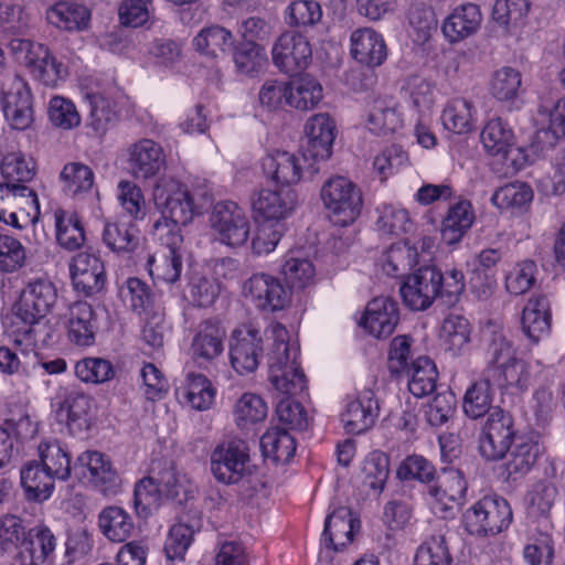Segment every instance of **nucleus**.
Segmentation results:
<instances>
[{"label": "nucleus", "instance_id": "1", "mask_svg": "<svg viewBox=\"0 0 565 565\" xmlns=\"http://www.w3.org/2000/svg\"><path fill=\"white\" fill-rule=\"evenodd\" d=\"M40 463L58 480H67L72 469L78 478H87L93 487L106 497L116 495L121 479L111 462L98 451H84L71 466L67 449L56 439L43 440L38 447Z\"/></svg>", "mask_w": 565, "mask_h": 565}, {"label": "nucleus", "instance_id": "2", "mask_svg": "<svg viewBox=\"0 0 565 565\" xmlns=\"http://www.w3.org/2000/svg\"><path fill=\"white\" fill-rule=\"evenodd\" d=\"M465 287V276L461 270L451 269L441 273L435 265H425L406 277L399 292L409 309L423 311L435 301L446 307L455 306Z\"/></svg>", "mask_w": 565, "mask_h": 565}, {"label": "nucleus", "instance_id": "3", "mask_svg": "<svg viewBox=\"0 0 565 565\" xmlns=\"http://www.w3.org/2000/svg\"><path fill=\"white\" fill-rule=\"evenodd\" d=\"M273 344L268 353L269 382L286 397L301 393L306 387V376L297 362V349L291 350L288 331L280 324L270 326Z\"/></svg>", "mask_w": 565, "mask_h": 565}, {"label": "nucleus", "instance_id": "4", "mask_svg": "<svg viewBox=\"0 0 565 565\" xmlns=\"http://www.w3.org/2000/svg\"><path fill=\"white\" fill-rule=\"evenodd\" d=\"M211 471L224 484L252 483L249 446L239 438L224 440L211 454Z\"/></svg>", "mask_w": 565, "mask_h": 565}, {"label": "nucleus", "instance_id": "5", "mask_svg": "<svg viewBox=\"0 0 565 565\" xmlns=\"http://www.w3.org/2000/svg\"><path fill=\"white\" fill-rule=\"evenodd\" d=\"M513 520L509 502L501 497L486 495L462 515L466 531L477 537L493 536L507 530Z\"/></svg>", "mask_w": 565, "mask_h": 565}, {"label": "nucleus", "instance_id": "6", "mask_svg": "<svg viewBox=\"0 0 565 565\" xmlns=\"http://www.w3.org/2000/svg\"><path fill=\"white\" fill-rule=\"evenodd\" d=\"M58 305V291L47 278L30 280L12 307L13 323H33L44 319Z\"/></svg>", "mask_w": 565, "mask_h": 565}, {"label": "nucleus", "instance_id": "7", "mask_svg": "<svg viewBox=\"0 0 565 565\" xmlns=\"http://www.w3.org/2000/svg\"><path fill=\"white\" fill-rule=\"evenodd\" d=\"M153 202L164 221L189 224L199 210L188 186L180 181L163 177L153 188Z\"/></svg>", "mask_w": 565, "mask_h": 565}, {"label": "nucleus", "instance_id": "8", "mask_svg": "<svg viewBox=\"0 0 565 565\" xmlns=\"http://www.w3.org/2000/svg\"><path fill=\"white\" fill-rule=\"evenodd\" d=\"M40 215L36 193L25 184L0 183V221L15 228L33 225Z\"/></svg>", "mask_w": 565, "mask_h": 565}, {"label": "nucleus", "instance_id": "9", "mask_svg": "<svg viewBox=\"0 0 565 565\" xmlns=\"http://www.w3.org/2000/svg\"><path fill=\"white\" fill-rule=\"evenodd\" d=\"M320 194L335 225L347 226L360 215L362 209L361 192L348 178H330L322 185Z\"/></svg>", "mask_w": 565, "mask_h": 565}, {"label": "nucleus", "instance_id": "10", "mask_svg": "<svg viewBox=\"0 0 565 565\" xmlns=\"http://www.w3.org/2000/svg\"><path fill=\"white\" fill-rule=\"evenodd\" d=\"M9 50L20 64L30 70L35 79L46 86H54L66 76L63 65L42 44L17 38L9 42Z\"/></svg>", "mask_w": 565, "mask_h": 565}, {"label": "nucleus", "instance_id": "11", "mask_svg": "<svg viewBox=\"0 0 565 565\" xmlns=\"http://www.w3.org/2000/svg\"><path fill=\"white\" fill-rule=\"evenodd\" d=\"M515 437L511 414L494 407L488 415L479 438L480 455L487 460H500L511 449Z\"/></svg>", "mask_w": 565, "mask_h": 565}, {"label": "nucleus", "instance_id": "12", "mask_svg": "<svg viewBox=\"0 0 565 565\" xmlns=\"http://www.w3.org/2000/svg\"><path fill=\"white\" fill-rule=\"evenodd\" d=\"M211 227L221 243L241 246L249 236V221L243 207L233 201L217 202L210 216Z\"/></svg>", "mask_w": 565, "mask_h": 565}, {"label": "nucleus", "instance_id": "13", "mask_svg": "<svg viewBox=\"0 0 565 565\" xmlns=\"http://www.w3.org/2000/svg\"><path fill=\"white\" fill-rule=\"evenodd\" d=\"M265 345L260 330L252 326L235 329L230 339V360L233 369L241 375L257 370L264 356Z\"/></svg>", "mask_w": 565, "mask_h": 565}, {"label": "nucleus", "instance_id": "14", "mask_svg": "<svg viewBox=\"0 0 565 565\" xmlns=\"http://www.w3.org/2000/svg\"><path fill=\"white\" fill-rule=\"evenodd\" d=\"M2 106L12 129L25 130L33 121L32 96L26 83L15 74L2 83Z\"/></svg>", "mask_w": 565, "mask_h": 565}, {"label": "nucleus", "instance_id": "15", "mask_svg": "<svg viewBox=\"0 0 565 565\" xmlns=\"http://www.w3.org/2000/svg\"><path fill=\"white\" fill-rule=\"evenodd\" d=\"M244 292L262 311L275 312L285 309L291 301V294L280 279L259 273L249 277L243 286Z\"/></svg>", "mask_w": 565, "mask_h": 565}, {"label": "nucleus", "instance_id": "16", "mask_svg": "<svg viewBox=\"0 0 565 565\" xmlns=\"http://www.w3.org/2000/svg\"><path fill=\"white\" fill-rule=\"evenodd\" d=\"M274 64L284 73L295 75L308 67L312 50L308 39L297 32L282 33L271 51Z\"/></svg>", "mask_w": 565, "mask_h": 565}, {"label": "nucleus", "instance_id": "17", "mask_svg": "<svg viewBox=\"0 0 565 565\" xmlns=\"http://www.w3.org/2000/svg\"><path fill=\"white\" fill-rule=\"evenodd\" d=\"M70 273L76 291L90 297L102 292L106 285V271L102 259L90 253L75 255L70 264Z\"/></svg>", "mask_w": 565, "mask_h": 565}, {"label": "nucleus", "instance_id": "18", "mask_svg": "<svg viewBox=\"0 0 565 565\" xmlns=\"http://www.w3.org/2000/svg\"><path fill=\"white\" fill-rule=\"evenodd\" d=\"M225 330L220 322L202 321L192 338L191 356L202 369L207 370L224 351Z\"/></svg>", "mask_w": 565, "mask_h": 565}, {"label": "nucleus", "instance_id": "19", "mask_svg": "<svg viewBox=\"0 0 565 565\" xmlns=\"http://www.w3.org/2000/svg\"><path fill=\"white\" fill-rule=\"evenodd\" d=\"M379 413L380 404L375 393L365 388L348 402L341 420L347 433L360 435L374 426Z\"/></svg>", "mask_w": 565, "mask_h": 565}, {"label": "nucleus", "instance_id": "20", "mask_svg": "<svg viewBox=\"0 0 565 565\" xmlns=\"http://www.w3.org/2000/svg\"><path fill=\"white\" fill-rule=\"evenodd\" d=\"M298 203L297 193L292 189L260 190L253 199V210L264 222H280L291 214Z\"/></svg>", "mask_w": 565, "mask_h": 565}, {"label": "nucleus", "instance_id": "21", "mask_svg": "<svg viewBox=\"0 0 565 565\" xmlns=\"http://www.w3.org/2000/svg\"><path fill=\"white\" fill-rule=\"evenodd\" d=\"M399 321L398 305L388 297H377L366 306L362 324L375 338H387Z\"/></svg>", "mask_w": 565, "mask_h": 565}, {"label": "nucleus", "instance_id": "22", "mask_svg": "<svg viewBox=\"0 0 565 565\" xmlns=\"http://www.w3.org/2000/svg\"><path fill=\"white\" fill-rule=\"evenodd\" d=\"M351 55L361 64L375 67L384 63L387 47L381 33L372 28H360L350 36Z\"/></svg>", "mask_w": 565, "mask_h": 565}, {"label": "nucleus", "instance_id": "23", "mask_svg": "<svg viewBox=\"0 0 565 565\" xmlns=\"http://www.w3.org/2000/svg\"><path fill=\"white\" fill-rule=\"evenodd\" d=\"M522 331L533 343L546 337L551 330V302L545 295L532 296L522 311Z\"/></svg>", "mask_w": 565, "mask_h": 565}, {"label": "nucleus", "instance_id": "24", "mask_svg": "<svg viewBox=\"0 0 565 565\" xmlns=\"http://www.w3.org/2000/svg\"><path fill=\"white\" fill-rule=\"evenodd\" d=\"M493 386L511 393H524L531 385V364L515 356L497 369H483Z\"/></svg>", "mask_w": 565, "mask_h": 565}, {"label": "nucleus", "instance_id": "25", "mask_svg": "<svg viewBox=\"0 0 565 565\" xmlns=\"http://www.w3.org/2000/svg\"><path fill=\"white\" fill-rule=\"evenodd\" d=\"M56 547V539L45 525L31 527L22 540L15 562L40 565L51 557Z\"/></svg>", "mask_w": 565, "mask_h": 565}, {"label": "nucleus", "instance_id": "26", "mask_svg": "<svg viewBox=\"0 0 565 565\" xmlns=\"http://www.w3.org/2000/svg\"><path fill=\"white\" fill-rule=\"evenodd\" d=\"M482 21L479 6L465 3L457 7L443 23V33L451 42H459L477 32Z\"/></svg>", "mask_w": 565, "mask_h": 565}, {"label": "nucleus", "instance_id": "27", "mask_svg": "<svg viewBox=\"0 0 565 565\" xmlns=\"http://www.w3.org/2000/svg\"><path fill=\"white\" fill-rule=\"evenodd\" d=\"M265 172L280 189H289L300 181L303 166L300 157L287 151H278L265 158L263 162Z\"/></svg>", "mask_w": 565, "mask_h": 565}, {"label": "nucleus", "instance_id": "28", "mask_svg": "<svg viewBox=\"0 0 565 565\" xmlns=\"http://www.w3.org/2000/svg\"><path fill=\"white\" fill-rule=\"evenodd\" d=\"M202 526L201 514L194 511L193 515L183 513L170 531L164 543V552L169 559L183 558L193 535Z\"/></svg>", "mask_w": 565, "mask_h": 565}, {"label": "nucleus", "instance_id": "29", "mask_svg": "<svg viewBox=\"0 0 565 565\" xmlns=\"http://www.w3.org/2000/svg\"><path fill=\"white\" fill-rule=\"evenodd\" d=\"M55 479L57 478L35 460L29 461L21 469V483L28 500H47L54 490Z\"/></svg>", "mask_w": 565, "mask_h": 565}, {"label": "nucleus", "instance_id": "30", "mask_svg": "<svg viewBox=\"0 0 565 565\" xmlns=\"http://www.w3.org/2000/svg\"><path fill=\"white\" fill-rule=\"evenodd\" d=\"M354 519L347 507H340L329 514L324 522L323 537L326 546L339 551L353 540Z\"/></svg>", "mask_w": 565, "mask_h": 565}, {"label": "nucleus", "instance_id": "31", "mask_svg": "<svg viewBox=\"0 0 565 565\" xmlns=\"http://www.w3.org/2000/svg\"><path fill=\"white\" fill-rule=\"evenodd\" d=\"M492 381L483 370L481 377L467 388L462 401V409L469 418L478 419L492 412L494 408L492 407Z\"/></svg>", "mask_w": 565, "mask_h": 565}, {"label": "nucleus", "instance_id": "32", "mask_svg": "<svg viewBox=\"0 0 565 565\" xmlns=\"http://www.w3.org/2000/svg\"><path fill=\"white\" fill-rule=\"evenodd\" d=\"M96 319L94 310L86 301H76L68 308V337L78 345L94 342Z\"/></svg>", "mask_w": 565, "mask_h": 565}, {"label": "nucleus", "instance_id": "33", "mask_svg": "<svg viewBox=\"0 0 565 565\" xmlns=\"http://www.w3.org/2000/svg\"><path fill=\"white\" fill-rule=\"evenodd\" d=\"M98 526L108 540L118 543L129 539L135 530L130 514L117 505H109L100 511Z\"/></svg>", "mask_w": 565, "mask_h": 565}, {"label": "nucleus", "instance_id": "34", "mask_svg": "<svg viewBox=\"0 0 565 565\" xmlns=\"http://www.w3.org/2000/svg\"><path fill=\"white\" fill-rule=\"evenodd\" d=\"M540 451L537 443L519 437L512 446L510 458L505 463L508 478L515 481L529 473L536 463Z\"/></svg>", "mask_w": 565, "mask_h": 565}, {"label": "nucleus", "instance_id": "35", "mask_svg": "<svg viewBox=\"0 0 565 565\" xmlns=\"http://www.w3.org/2000/svg\"><path fill=\"white\" fill-rule=\"evenodd\" d=\"M54 217L58 245L70 252L79 249L86 239L81 217L62 209L54 212Z\"/></svg>", "mask_w": 565, "mask_h": 565}, {"label": "nucleus", "instance_id": "36", "mask_svg": "<svg viewBox=\"0 0 565 565\" xmlns=\"http://www.w3.org/2000/svg\"><path fill=\"white\" fill-rule=\"evenodd\" d=\"M49 22L58 29L66 31H81L88 25L89 10L74 2H58L46 12Z\"/></svg>", "mask_w": 565, "mask_h": 565}, {"label": "nucleus", "instance_id": "37", "mask_svg": "<svg viewBox=\"0 0 565 565\" xmlns=\"http://www.w3.org/2000/svg\"><path fill=\"white\" fill-rule=\"evenodd\" d=\"M409 376L408 390L416 397H424L436 390L438 372L428 356H419L405 371Z\"/></svg>", "mask_w": 565, "mask_h": 565}, {"label": "nucleus", "instance_id": "38", "mask_svg": "<svg viewBox=\"0 0 565 565\" xmlns=\"http://www.w3.org/2000/svg\"><path fill=\"white\" fill-rule=\"evenodd\" d=\"M129 161L136 178H150L164 163L162 148L159 143H135Z\"/></svg>", "mask_w": 565, "mask_h": 565}, {"label": "nucleus", "instance_id": "39", "mask_svg": "<svg viewBox=\"0 0 565 565\" xmlns=\"http://www.w3.org/2000/svg\"><path fill=\"white\" fill-rule=\"evenodd\" d=\"M263 454L275 462L287 463L296 452V441L286 428L271 427L260 438Z\"/></svg>", "mask_w": 565, "mask_h": 565}, {"label": "nucleus", "instance_id": "40", "mask_svg": "<svg viewBox=\"0 0 565 565\" xmlns=\"http://www.w3.org/2000/svg\"><path fill=\"white\" fill-rule=\"evenodd\" d=\"M163 495L159 476H148L138 481L134 490V508L140 518H148L158 510Z\"/></svg>", "mask_w": 565, "mask_h": 565}, {"label": "nucleus", "instance_id": "41", "mask_svg": "<svg viewBox=\"0 0 565 565\" xmlns=\"http://www.w3.org/2000/svg\"><path fill=\"white\" fill-rule=\"evenodd\" d=\"M489 92L499 102H514L522 92V74L510 66L497 70L491 76Z\"/></svg>", "mask_w": 565, "mask_h": 565}, {"label": "nucleus", "instance_id": "42", "mask_svg": "<svg viewBox=\"0 0 565 565\" xmlns=\"http://www.w3.org/2000/svg\"><path fill=\"white\" fill-rule=\"evenodd\" d=\"M482 345L486 359L484 369H497L515 358L512 343L501 330H484Z\"/></svg>", "mask_w": 565, "mask_h": 565}, {"label": "nucleus", "instance_id": "43", "mask_svg": "<svg viewBox=\"0 0 565 565\" xmlns=\"http://www.w3.org/2000/svg\"><path fill=\"white\" fill-rule=\"evenodd\" d=\"M472 103L466 98L450 99L441 115L444 128L457 135L469 132L472 128Z\"/></svg>", "mask_w": 565, "mask_h": 565}, {"label": "nucleus", "instance_id": "44", "mask_svg": "<svg viewBox=\"0 0 565 565\" xmlns=\"http://www.w3.org/2000/svg\"><path fill=\"white\" fill-rule=\"evenodd\" d=\"M89 96L92 98V109L86 125L87 137L93 139L103 138L115 126L117 115L99 93H90Z\"/></svg>", "mask_w": 565, "mask_h": 565}, {"label": "nucleus", "instance_id": "45", "mask_svg": "<svg viewBox=\"0 0 565 565\" xmlns=\"http://www.w3.org/2000/svg\"><path fill=\"white\" fill-rule=\"evenodd\" d=\"M60 180L63 183V192L77 199L92 190L94 173L89 167L81 162H70L61 171Z\"/></svg>", "mask_w": 565, "mask_h": 565}, {"label": "nucleus", "instance_id": "46", "mask_svg": "<svg viewBox=\"0 0 565 565\" xmlns=\"http://www.w3.org/2000/svg\"><path fill=\"white\" fill-rule=\"evenodd\" d=\"M322 99V86L310 76L290 81L288 105L296 109L308 110Z\"/></svg>", "mask_w": 565, "mask_h": 565}, {"label": "nucleus", "instance_id": "47", "mask_svg": "<svg viewBox=\"0 0 565 565\" xmlns=\"http://www.w3.org/2000/svg\"><path fill=\"white\" fill-rule=\"evenodd\" d=\"M533 200L531 186L524 182H511L500 186L491 196V202L500 210H522Z\"/></svg>", "mask_w": 565, "mask_h": 565}, {"label": "nucleus", "instance_id": "48", "mask_svg": "<svg viewBox=\"0 0 565 565\" xmlns=\"http://www.w3.org/2000/svg\"><path fill=\"white\" fill-rule=\"evenodd\" d=\"M234 36L231 31L220 25L203 29L193 40V45L201 53L216 57L233 46Z\"/></svg>", "mask_w": 565, "mask_h": 565}, {"label": "nucleus", "instance_id": "49", "mask_svg": "<svg viewBox=\"0 0 565 565\" xmlns=\"http://www.w3.org/2000/svg\"><path fill=\"white\" fill-rule=\"evenodd\" d=\"M236 71L241 74L253 76L265 68L268 57L264 46L252 43H241L233 53Z\"/></svg>", "mask_w": 565, "mask_h": 565}, {"label": "nucleus", "instance_id": "50", "mask_svg": "<svg viewBox=\"0 0 565 565\" xmlns=\"http://www.w3.org/2000/svg\"><path fill=\"white\" fill-rule=\"evenodd\" d=\"M233 415L239 429H248L266 418L267 405L260 396L245 393L236 402Z\"/></svg>", "mask_w": 565, "mask_h": 565}, {"label": "nucleus", "instance_id": "51", "mask_svg": "<svg viewBox=\"0 0 565 565\" xmlns=\"http://www.w3.org/2000/svg\"><path fill=\"white\" fill-rule=\"evenodd\" d=\"M396 475L402 481L416 480L427 486L438 479V473L433 462L420 455L407 456L401 462Z\"/></svg>", "mask_w": 565, "mask_h": 565}, {"label": "nucleus", "instance_id": "52", "mask_svg": "<svg viewBox=\"0 0 565 565\" xmlns=\"http://www.w3.org/2000/svg\"><path fill=\"white\" fill-rule=\"evenodd\" d=\"M104 243L116 253H131L139 245L138 231L134 225L107 223L103 231Z\"/></svg>", "mask_w": 565, "mask_h": 565}, {"label": "nucleus", "instance_id": "53", "mask_svg": "<svg viewBox=\"0 0 565 565\" xmlns=\"http://www.w3.org/2000/svg\"><path fill=\"white\" fill-rule=\"evenodd\" d=\"M1 173L7 180L4 183L24 184L35 175V163L32 158L26 159L21 151L7 153L1 161Z\"/></svg>", "mask_w": 565, "mask_h": 565}, {"label": "nucleus", "instance_id": "54", "mask_svg": "<svg viewBox=\"0 0 565 565\" xmlns=\"http://www.w3.org/2000/svg\"><path fill=\"white\" fill-rule=\"evenodd\" d=\"M559 81L565 86V68L559 73ZM539 111L541 115L550 118V126L548 130L542 131L544 136H541V132L537 134V140L541 141L550 137L554 139L565 138V98L557 99L556 102L544 100L540 105Z\"/></svg>", "mask_w": 565, "mask_h": 565}, {"label": "nucleus", "instance_id": "55", "mask_svg": "<svg viewBox=\"0 0 565 565\" xmlns=\"http://www.w3.org/2000/svg\"><path fill=\"white\" fill-rule=\"evenodd\" d=\"M159 482L163 486V493L179 504H186L196 493V488L190 480L175 472L172 467L159 472Z\"/></svg>", "mask_w": 565, "mask_h": 565}, {"label": "nucleus", "instance_id": "56", "mask_svg": "<svg viewBox=\"0 0 565 565\" xmlns=\"http://www.w3.org/2000/svg\"><path fill=\"white\" fill-rule=\"evenodd\" d=\"M186 381L185 398L191 407L196 411L209 409L215 397V388L210 380L203 374L189 373Z\"/></svg>", "mask_w": 565, "mask_h": 565}, {"label": "nucleus", "instance_id": "57", "mask_svg": "<svg viewBox=\"0 0 565 565\" xmlns=\"http://www.w3.org/2000/svg\"><path fill=\"white\" fill-rule=\"evenodd\" d=\"M398 126L399 118L395 108L385 102H375L367 118V129L377 137H386Z\"/></svg>", "mask_w": 565, "mask_h": 565}, {"label": "nucleus", "instance_id": "58", "mask_svg": "<svg viewBox=\"0 0 565 565\" xmlns=\"http://www.w3.org/2000/svg\"><path fill=\"white\" fill-rule=\"evenodd\" d=\"M376 211L379 213L376 227L383 234L401 235L411 231L412 223L406 210L384 204Z\"/></svg>", "mask_w": 565, "mask_h": 565}, {"label": "nucleus", "instance_id": "59", "mask_svg": "<svg viewBox=\"0 0 565 565\" xmlns=\"http://www.w3.org/2000/svg\"><path fill=\"white\" fill-rule=\"evenodd\" d=\"M365 483L377 493H381L390 475V459L382 451L370 454L363 465Z\"/></svg>", "mask_w": 565, "mask_h": 565}, {"label": "nucleus", "instance_id": "60", "mask_svg": "<svg viewBox=\"0 0 565 565\" xmlns=\"http://www.w3.org/2000/svg\"><path fill=\"white\" fill-rule=\"evenodd\" d=\"M322 18L321 6L313 0H296L287 8V23L291 26L307 28L317 24Z\"/></svg>", "mask_w": 565, "mask_h": 565}, {"label": "nucleus", "instance_id": "61", "mask_svg": "<svg viewBox=\"0 0 565 565\" xmlns=\"http://www.w3.org/2000/svg\"><path fill=\"white\" fill-rule=\"evenodd\" d=\"M281 273L290 288H305L315 277L313 264L303 257L289 256L286 258Z\"/></svg>", "mask_w": 565, "mask_h": 565}, {"label": "nucleus", "instance_id": "62", "mask_svg": "<svg viewBox=\"0 0 565 565\" xmlns=\"http://www.w3.org/2000/svg\"><path fill=\"white\" fill-rule=\"evenodd\" d=\"M75 374L83 382L104 383L114 377L115 371L108 360L86 358L76 363Z\"/></svg>", "mask_w": 565, "mask_h": 565}, {"label": "nucleus", "instance_id": "63", "mask_svg": "<svg viewBox=\"0 0 565 565\" xmlns=\"http://www.w3.org/2000/svg\"><path fill=\"white\" fill-rule=\"evenodd\" d=\"M537 267L533 260L516 264L505 277V289L511 295H522L535 284Z\"/></svg>", "mask_w": 565, "mask_h": 565}, {"label": "nucleus", "instance_id": "64", "mask_svg": "<svg viewBox=\"0 0 565 565\" xmlns=\"http://www.w3.org/2000/svg\"><path fill=\"white\" fill-rule=\"evenodd\" d=\"M451 556L444 537H431L422 544L415 555V565H450Z\"/></svg>", "mask_w": 565, "mask_h": 565}]
</instances>
